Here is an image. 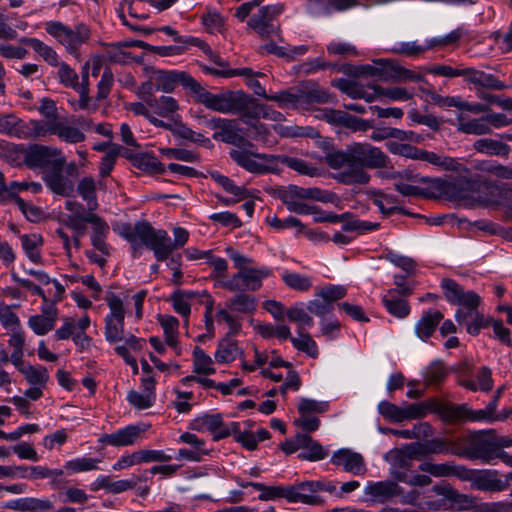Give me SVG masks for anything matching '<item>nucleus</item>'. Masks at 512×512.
<instances>
[{"label":"nucleus","instance_id":"nucleus-49","mask_svg":"<svg viewBox=\"0 0 512 512\" xmlns=\"http://www.w3.org/2000/svg\"><path fill=\"white\" fill-rule=\"evenodd\" d=\"M149 107L152 109L153 114L160 117H169L179 109L178 102L172 96H161L149 100Z\"/></svg>","mask_w":512,"mask_h":512},{"label":"nucleus","instance_id":"nucleus-1","mask_svg":"<svg viewBox=\"0 0 512 512\" xmlns=\"http://www.w3.org/2000/svg\"><path fill=\"white\" fill-rule=\"evenodd\" d=\"M388 156L378 147L369 143H352L345 150H337L327 153L326 164L333 170H338L334 175L339 183L345 185L367 184L370 175L364 170L386 167Z\"/></svg>","mask_w":512,"mask_h":512},{"label":"nucleus","instance_id":"nucleus-17","mask_svg":"<svg viewBox=\"0 0 512 512\" xmlns=\"http://www.w3.org/2000/svg\"><path fill=\"white\" fill-rule=\"evenodd\" d=\"M254 362L241 360V368L245 372H253L257 369L270 368L278 369L281 367L291 368V363L284 361L276 350H259L256 346L253 347Z\"/></svg>","mask_w":512,"mask_h":512},{"label":"nucleus","instance_id":"nucleus-42","mask_svg":"<svg viewBox=\"0 0 512 512\" xmlns=\"http://www.w3.org/2000/svg\"><path fill=\"white\" fill-rule=\"evenodd\" d=\"M51 134L56 135L61 141L75 144L85 140V134L77 127L64 122H52Z\"/></svg>","mask_w":512,"mask_h":512},{"label":"nucleus","instance_id":"nucleus-52","mask_svg":"<svg viewBox=\"0 0 512 512\" xmlns=\"http://www.w3.org/2000/svg\"><path fill=\"white\" fill-rule=\"evenodd\" d=\"M26 344L25 334L23 331H14L9 335L8 345L12 348L11 363L14 366L21 365L24 361V347Z\"/></svg>","mask_w":512,"mask_h":512},{"label":"nucleus","instance_id":"nucleus-18","mask_svg":"<svg viewBox=\"0 0 512 512\" xmlns=\"http://www.w3.org/2000/svg\"><path fill=\"white\" fill-rule=\"evenodd\" d=\"M442 415L450 422L474 421L492 423L497 421L486 408L473 410L466 404L444 407Z\"/></svg>","mask_w":512,"mask_h":512},{"label":"nucleus","instance_id":"nucleus-4","mask_svg":"<svg viewBox=\"0 0 512 512\" xmlns=\"http://www.w3.org/2000/svg\"><path fill=\"white\" fill-rule=\"evenodd\" d=\"M355 73L359 76L375 77L383 82H422L424 80L420 73L409 70L391 59H376L371 64L360 65Z\"/></svg>","mask_w":512,"mask_h":512},{"label":"nucleus","instance_id":"nucleus-58","mask_svg":"<svg viewBox=\"0 0 512 512\" xmlns=\"http://www.w3.org/2000/svg\"><path fill=\"white\" fill-rule=\"evenodd\" d=\"M286 315L290 321L297 323L298 331H304L314 324L312 317L306 312L302 304L289 308Z\"/></svg>","mask_w":512,"mask_h":512},{"label":"nucleus","instance_id":"nucleus-21","mask_svg":"<svg viewBox=\"0 0 512 512\" xmlns=\"http://www.w3.org/2000/svg\"><path fill=\"white\" fill-rule=\"evenodd\" d=\"M331 462L336 466H342L346 472L353 475H363L366 472L362 455L349 449L336 451L331 458Z\"/></svg>","mask_w":512,"mask_h":512},{"label":"nucleus","instance_id":"nucleus-8","mask_svg":"<svg viewBox=\"0 0 512 512\" xmlns=\"http://www.w3.org/2000/svg\"><path fill=\"white\" fill-rule=\"evenodd\" d=\"M231 159L240 167L253 174H267L278 171V155L255 153L247 149H232Z\"/></svg>","mask_w":512,"mask_h":512},{"label":"nucleus","instance_id":"nucleus-14","mask_svg":"<svg viewBox=\"0 0 512 512\" xmlns=\"http://www.w3.org/2000/svg\"><path fill=\"white\" fill-rule=\"evenodd\" d=\"M189 428L197 432H209L213 435V440L218 441L230 436L233 430H237L238 422L224 425L221 414H203L194 418L189 423Z\"/></svg>","mask_w":512,"mask_h":512},{"label":"nucleus","instance_id":"nucleus-9","mask_svg":"<svg viewBox=\"0 0 512 512\" xmlns=\"http://www.w3.org/2000/svg\"><path fill=\"white\" fill-rule=\"evenodd\" d=\"M66 158L65 156L53 165L50 169L43 171L42 180L46 187L59 196H69L74 191V182L65 174ZM67 170L73 172L76 170L75 163H69Z\"/></svg>","mask_w":512,"mask_h":512},{"label":"nucleus","instance_id":"nucleus-54","mask_svg":"<svg viewBox=\"0 0 512 512\" xmlns=\"http://www.w3.org/2000/svg\"><path fill=\"white\" fill-rule=\"evenodd\" d=\"M105 302L108 306L109 312L104 320H125V307L123 299L117 294L110 292L105 296Z\"/></svg>","mask_w":512,"mask_h":512},{"label":"nucleus","instance_id":"nucleus-33","mask_svg":"<svg viewBox=\"0 0 512 512\" xmlns=\"http://www.w3.org/2000/svg\"><path fill=\"white\" fill-rule=\"evenodd\" d=\"M20 42L22 44L29 45L48 65L52 67H56L61 62L56 50L37 38L22 37Z\"/></svg>","mask_w":512,"mask_h":512},{"label":"nucleus","instance_id":"nucleus-64","mask_svg":"<svg viewBox=\"0 0 512 512\" xmlns=\"http://www.w3.org/2000/svg\"><path fill=\"white\" fill-rule=\"evenodd\" d=\"M22 120L14 114L0 115V133L20 139Z\"/></svg>","mask_w":512,"mask_h":512},{"label":"nucleus","instance_id":"nucleus-59","mask_svg":"<svg viewBox=\"0 0 512 512\" xmlns=\"http://www.w3.org/2000/svg\"><path fill=\"white\" fill-rule=\"evenodd\" d=\"M329 409V403L327 401H318L310 398H300L297 410L300 415L306 414L315 416V414H321Z\"/></svg>","mask_w":512,"mask_h":512},{"label":"nucleus","instance_id":"nucleus-7","mask_svg":"<svg viewBox=\"0 0 512 512\" xmlns=\"http://www.w3.org/2000/svg\"><path fill=\"white\" fill-rule=\"evenodd\" d=\"M45 31L66 51L74 56L78 55L79 47L90 38V30L84 24H78L70 28L60 21H47L44 24Z\"/></svg>","mask_w":512,"mask_h":512},{"label":"nucleus","instance_id":"nucleus-35","mask_svg":"<svg viewBox=\"0 0 512 512\" xmlns=\"http://www.w3.org/2000/svg\"><path fill=\"white\" fill-rule=\"evenodd\" d=\"M242 353L238 343L225 337L219 341L214 352V360L219 364H228L233 362Z\"/></svg>","mask_w":512,"mask_h":512},{"label":"nucleus","instance_id":"nucleus-61","mask_svg":"<svg viewBox=\"0 0 512 512\" xmlns=\"http://www.w3.org/2000/svg\"><path fill=\"white\" fill-rule=\"evenodd\" d=\"M56 67H58V80L63 86L72 88L73 90L81 86L78 74L67 63L61 61Z\"/></svg>","mask_w":512,"mask_h":512},{"label":"nucleus","instance_id":"nucleus-60","mask_svg":"<svg viewBox=\"0 0 512 512\" xmlns=\"http://www.w3.org/2000/svg\"><path fill=\"white\" fill-rule=\"evenodd\" d=\"M282 280L289 288L300 292L308 291L312 287V281L308 276L295 272L285 271Z\"/></svg>","mask_w":512,"mask_h":512},{"label":"nucleus","instance_id":"nucleus-50","mask_svg":"<svg viewBox=\"0 0 512 512\" xmlns=\"http://www.w3.org/2000/svg\"><path fill=\"white\" fill-rule=\"evenodd\" d=\"M101 462L98 458L92 457H77L71 460H68L64 464V470L68 474H75L81 472H88L98 469V465Z\"/></svg>","mask_w":512,"mask_h":512},{"label":"nucleus","instance_id":"nucleus-27","mask_svg":"<svg viewBox=\"0 0 512 512\" xmlns=\"http://www.w3.org/2000/svg\"><path fill=\"white\" fill-rule=\"evenodd\" d=\"M443 314L434 309L424 311L415 324V333L423 341H427L434 333L439 323L443 320Z\"/></svg>","mask_w":512,"mask_h":512},{"label":"nucleus","instance_id":"nucleus-29","mask_svg":"<svg viewBox=\"0 0 512 512\" xmlns=\"http://www.w3.org/2000/svg\"><path fill=\"white\" fill-rule=\"evenodd\" d=\"M198 296L199 294L194 291L177 290L169 298L174 311L185 318V325L188 324V318L191 314V302Z\"/></svg>","mask_w":512,"mask_h":512},{"label":"nucleus","instance_id":"nucleus-26","mask_svg":"<svg viewBox=\"0 0 512 512\" xmlns=\"http://www.w3.org/2000/svg\"><path fill=\"white\" fill-rule=\"evenodd\" d=\"M416 160L427 162L444 170H452L459 173L468 172V169L456 159L432 151L418 149Z\"/></svg>","mask_w":512,"mask_h":512},{"label":"nucleus","instance_id":"nucleus-30","mask_svg":"<svg viewBox=\"0 0 512 512\" xmlns=\"http://www.w3.org/2000/svg\"><path fill=\"white\" fill-rule=\"evenodd\" d=\"M382 303L389 314L399 319L406 318L410 314L408 302L397 295V290L390 289L383 297Z\"/></svg>","mask_w":512,"mask_h":512},{"label":"nucleus","instance_id":"nucleus-55","mask_svg":"<svg viewBox=\"0 0 512 512\" xmlns=\"http://www.w3.org/2000/svg\"><path fill=\"white\" fill-rule=\"evenodd\" d=\"M276 133L281 137L286 138H297V137H310L313 138L317 135V132L311 127H301L297 125L285 126L282 124H276L273 126Z\"/></svg>","mask_w":512,"mask_h":512},{"label":"nucleus","instance_id":"nucleus-62","mask_svg":"<svg viewBox=\"0 0 512 512\" xmlns=\"http://www.w3.org/2000/svg\"><path fill=\"white\" fill-rule=\"evenodd\" d=\"M218 323H225L228 326L226 337H233L239 334L242 324L241 321L234 316L227 308L219 309L215 314Z\"/></svg>","mask_w":512,"mask_h":512},{"label":"nucleus","instance_id":"nucleus-45","mask_svg":"<svg viewBox=\"0 0 512 512\" xmlns=\"http://www.w3.org/2000/svg\"><path fill=\"white\" fill-rule=\"evenodd\" d=\"M9 507L28 512H50L54 509V504L49 499L24 498L15 501L14 504Z\"/></svg>","mask_w":512,"mask_h":512},{"label":"nucleus","instance_id":"nucleus-15","mask_svg":"<svg viewBox=\"0 0 512 512\" xmlns=\"http://www.w3.org/2000/svg\"><path fill=\"white\" fill-rule=\"evenodd\" d=\"M456 456L464 457L469 460H481L486 464H495V460L499 459L506 465L512 467V455L505 451H496L491 449L487 444L480 441H473L470 447L465 448L463 452L454 451Z\"/></svg>","mask_w":512,"mask_h":512},{"label":"nucleus","instance_id":"nucleus-41","mask_svg":"<svg viewBox=\"0 0 512 512\" xmlns=\"http://www.w3.org/2000/svg\"><path fill=\"white\" fill-rule=\"evenodd\" d=\"M30 385L46 386L49 379L48 370L41 365L33 366L25 361L21 365L14 366Z\"/></svg>","mask_w":512,"mask_h":512},{"label":"nucleus","instance_id":"nucleus-28","mask_svg":"<svg viewBox=\"0 0 512 512\" xmlns=\"http://www.w3.org/2000/svg\"><path fill=\"white\" fill-rule=\"evenodd\" d=\"M457 130L464 134L485 135L490 134L492 129L488 125L486 116L480 118H468L464 114L457 115Z\"/></svg>","mask_w":512,"mask_h":512},{"label":"nucleus","instance_id":"nucleus-13","mask_svg":"<svg viewBox=\"0 0 512 512\" xmlns=\"http://www.w3.org/2000/svg\"><path fill=\"white\" fill-rule=\"evenodd\" d=\"M63 157L64 154L58 148L32 144L24 151V164L33 170L40 169L43 173L44 170L50 169Z\"/></svg>","mask_w":512,"mask_h":512},{"label":"nucleus","instance_id":"nucleus-57","mask_svg":"<svg viewBox=\"0 0 512 512\" xmlns=\"http://www.w3.org/2000/svg\"><path fill=\"white\" fill-rule=\"evenodd\" d=\"M28 327L38 336H43L54 330L56 321L40 314L32 315L27 321Z\"/></svg>","mask_w":512,"mask_h":512},{"label":"nucleus","instance_id":"nucleus-23","mask_svg":"<svg viewBox=\"0 0 512 512\" xmlns=\"http://www.w3.org/2000/svg\"><path fill=\"white\" fill-rule=\"evenodd\" d=\"M402 488L393 481L368 482L364 488V493L370 497L373 502L384 503L389 499L400 495Z\"/></svg>","mask_w":512,"mask_h":512},{"label":"nucleus","instance_id":"nucleus-2","mask_svg":"<svg viewBox=\"0 0 512 512\" xmlns=\"http://www.w3.org/2000/svg\"><path fill=\"white\" fill-rule=\"evenodd\" d=\"M174 240L172 241L167 231L154 229L147 222H137L133 229L126 234V239L134 251L146 246L153 251L157 261H165L175 249L182 248L189 239V232L182 227L173 229Z\"/></svg>","mask_w":512,"mask_h":512},{"label":"nucleus","instance_id":"nucleus-12","mask_svg":"<svg viewBox=\"0 0 512 512\" xmlns=\"http://www.w3.org/2000/svg\"><path fill=\"white\" fill-rule=\"evenodd\" d=\"M104 337L115 347L131 348L139 352L145 345V340L125 330L124 320H104Z\"/></svg>","mask_w":512,"mask_h":512},{"label":"nucleus","instance_id":"nucleus-3","mask_svg":"<svg viewBox=\"0 0 512 512\" xmlns=\"http://www.w3.org/2000/svg\"><path fill=\"white\" fill-rule=\"evenodd\" d=\"M196 102L203 104L207 109L231 115L248 113L253 104V98L242 90H225L220 93H211L198 82L193 93Z\"/></svg>","mask_w":512,"mask_h":512},{"label":"nucleus","instance_id":"nucleus-22","mask_svg":"<svg viewBox=\"0 0 512 512\" xmlns=\"http://www.w3.org/2000/svg\"><path fill=\"white\" fill-rule=\"evenodd\" d=\"M145 431L137 425H128L113 433L105 434L100 442L114 447L130 446L136 443L140 435Z\"/></svg>","mask_w":512,"mask_h":512},{"label":"nucleus","instance_id":"nucleus-40","mask_svg":"<svg viewBox=\"0 0 512 512\" xmlns=\"http://www.w3.org/2000/svg\"><path fill=\"white\" fill-rule=\"evenodd\" d=\"M267 100L276 102L278 107L281 109H302L300 90H282L277 93L269 94Z\"/></svg>","mask_w":512,"mask_h":512},{"label":"nucleus","instance_id":"nucleus-47","mask_svg":"<svg viewBox=\"0 0 512 512\" xmlns=\"http://www.w3.org/2000/svg\"><path fill=\"white\" fill-rule=\"evenodd\" d=\"M302 98V109H309L314 104H324L334 101V97L325 89L313 87L307 90H300Z\"/></svg>","mask_w":512,"mask_h":512},{"label":"nucleus","instance_id":"nucleus-38","mask_svg":"<svg viewBox=\"0 0 512 512\" xmlns=\"http://www.w3.org/2000/svg\"><path fill=\"white\" fill-rule=\"evenodd\" d=\"M215 360L201 347L196 346L192 352L193 373L197 375H213L216 373Z\"/></svg>","mask_w":512,"mask_h":512},{"label":"nucleus","instance_id":"nucleus-37","mask_svg":"<svg viewBox=\"0 0 512 512\" xmlns=\"http://www.w3.org/2000/svg\"><path fill=\"white\" fill-rule=\"evenodd\" d=\"M206 263L212 268L210 278L214 281V285L224 289V285L229 283V278L227 277L228 261L225 258L215 256L210 251Z\"/></svg>","mask_w":512,"mask_h":512},{"label":"nucleus","instance_id":"nucleus-19","mask_svg":"<svg viewBox=\"0 0 512 512\" xmlns=\"http://www.w3.org/2000/svg\"><path fill=\"white\" fill-rule=\"evenodd\" d=\"M418 469L436 478L456 477L461 481L463 479H469L468 468L456 464L454 461H446L443 463L424 461L419 465Z\"/></svg>","mask_w":512,"mask_h":512},{"label":"nucleus","instance_id":"nucleus-11","mask_svg":"<svg viewBox=\"0 0 512 512\" xmlns=\"http://www.w3.org/2000/svg\"><path fill=\"white\" fill-rule=\"evenodd\" d=\"M284 11V5L276 3L272 5L262 6L258 13L252 15L248 21L251 27L262 38H270L276 36L280 38V26L273 23L279 15Z\"/></svg>","mask_w":512,"mask_h":512},{"label":"nucleus","instance_id":"nucleus-34","mask_svg":"<svg viewBox=\"0 0 512 512\" xmlns=\"http://www.w3.org/2000/svg\"><path fill=\"white\" fill-rule=\"evenodd\" d=\"M465 79L467 82L493 90H503L506 85L499 81L494 75L485 73L474 68H465Z\"/></svg>","mask_w":512,"mask_h":512},{"label":"nucleus","instance_id":"nucleus-20","mask_svg":"<svg viewBox=\"0 0 512 512\" xmlns=\"http://www.w3.org/2000/svg\"><path fill=\"white\" fill-rule=\"evenodd\" d=\"M288 503H303L306 505H323L324 500L316 494L314 481H304L287 485Z\"/></svg>","mask_w":512,"mask_h":512},{"label":"nucleus","instance_id":"nucleus-53","mask_svg":"<svg viewBox=\"0 0 512 512\" xmlns=\"http://www.w3.org/2000/svg\"><path fill=\"white\" fill-rule=\"evenodd\" d=\"M370 88L381 97L391 101H407L413 98V93L403 87H383L380 85H371Z\"/></svg>","mask_w":512,"mask_h":512},{"label":"nucleus","instance_id":"nucleus-56","mask_svg":"<svg viewBox=\"0 0 512 512\" xmlns=\"http://www.w3.org/2000/svg\"><path fill=\"white\" fill-rule=\"evenodd\" d=\"M77 191L83 200L88 202L90 210L96 209V183L92 177L82 178L78 183Z\"/></svg>","mask_w":512,"mask_h":512},{"label":"nucleus","instance_id":"nucleus-25","mask_svg":"<svg viewBox=\"0 0 512 512\" xmlns=\"http://www.w3.org/2000/svg\"><path fill=\"white\" fill-rule=\"evenodd\" d=\"M157 321L163 330L164 340L177 356L182 354V348L179 341V320L167 314H159Z\"/></svg>","mask_w":512,"mask_h":512},{"label":"nucleus","instance_id":"nucleus-63","mask_svg":"<svg viewBox=\"0 0 512 512\" xmlns=\"http://www.w3.org/2000/svg\"><path fill=\"white\" fill-rule=\"evenodd\" d=\"M79 93V99H69L68 102L71 106V108L74 111H81L85 110L88 112H93L96 110L97 106L95 104H92V100L89 96V88H87V85H81L78 87V89H74Z\"/></svg>","mask_w":512,"mask_h":512},{"label":"nucleus","instance_id":"nucleus-46","mask_svg":"<svg viewBox=\"0 0 512 512\" xmlns=\"http://www.w3.org/2000/svg\"><path fill=\"white\" fill-rule=\"evenodd\" d=\"M51 134V123H45L40 120H22L20 139H36Z\"/></svg>","mask_w":512,"mask_h":512},{"label":"nucleus","instance_id":"nucleus-36","mask_svg":"<svg viewBox=\"0 0 512 512\" xmlns=\"http://www.w3.org/2000/svg\"><path fill=\"white\" fill-rule=\"evenodd\" d=\"M299 447L303 450L300 457L309 461H319L327 457V451L311 437L307 435H298L296 439Z\"/></svg>","mask_w":512,"mask_h":512},{"label":"nucleus","instance_id":"nucleus-16","mask_svg":"<svg viewBox=\"0 0 512 512\" xmlns=\"http://www.w3.org/2000/svg\"><path fill=\"white\" fill-rule=\"evenodd\" d=\"M155 82V88L165 93L172 92L178 84H182L188 88L192 94L194 93L197 81L185 72L158 70L152 76Z\"/></svg>","mask_w":512,"mask_h":512},{"label":"nucleus","instance_id":"nucleus-32","mask_svg":"<svg viewBox=\"0 0 512 512\" xmlns=\"http://www.w3.org/2000/svg\"><path fill=\"white\" fill-rule=\"evenodd\" d=\"M6 192L5 194V203L15 201L20 208V210L29 217L28 213H31V215L37 217L39 214V211L37 208L32 206H27L23 199H21L18 194L22 191H27V181H12L9 183L8 188H5L3 190Z\"/></svg>","mask_w":512,"mask_h":512},{"label":"nucleus","instance_id":"nucleus-48","mask_svg":"<svg viewBox=\"0 0 512 512\" xmlns=\"http://www.w3.org/2000/svg\"><path fill=\"white\" fill-rule=\"evenodd\" d=\"M239 292L240 293L226 301V308L243 314L253 312L256 309L255 298L249 294L243 293L244 291Z\"/></svg>","mask_w":512,"mask_h":512},{"label":"nucleus","instance_id":"nucleus-10","mask_svg":"<svg viewBox=\"0 0 512 512\" xmlns=\"http://www.w3.org/2000/svg\"><path fill=\"white\" fill-rule=\"evenodd\" d=\"M272 270L266 266L250 267L243 271H237L229 278V283L224 285V289L235 291H257L262 287L264 279L270 277Z\"/></svg>","mask_w":512,"mask_h":512},{"label":"nucleus","instance_id":"nucleus-5","mask_svg":"<svg viewBox=\"0 0 512 512\" xmlns=\"http://www.w3.org/2000/svg\"><path fill=\"white\" fill-rule=\"evenodd\" d=\"M441 287L444 291L446 300L459 306L455 313V319L458 323H466L469 315L478 311L482 299L472 290H464L457 282L452 279H443Z\"/></svg>","mask_w":512,"mask_h":512},{"label":"nucleus","instance_id":"nucleus-44","mask_svg":"<svg viewBox=\"0 0 512 512\" xmlns=\"http://www.w3.org/2000/svg\"><path fill=\"white\" fill-rule=\"evenodd\" d=\"M479 153L508 157L511 148L506 143L491 138L478 139L473 144Z\"/></svg>","mask_w":512,"mask_h":512},{"label":"nucleus","instance_id":"nucleus-39","mask_svg":"<svg viewBox=\"0 0 512 512\" xmlns=\"http://www.w3.org/2000/svg\"><path fill=\"white\" fill-rule=\"evenodd\" d=\"M242 487H252L259 491L258 499L261 501H275L284 498L288 502L287 486L284 485L267 486L259 482H249L242 484Z\"/></svg>","mask_w":512,"mask_h":512},{"label":"nucleus","instance_id":"nucleus-31","mask_svg":"<svg viewBox=\"0 0 512 512\" xmlns=\"http://www.w3.org/2000/svg\"><path fill=\"white\" fill-rule=\"evenodd\" d=\"M161 128L171 131L172 134L175 136H178L193 143L200 144L203 147H212V142L210 141L209 138L205 137L202 133L193 131L191 128H189L187 125L183 123H176L173 125L164 122V126H161Z\"/></svg>","mask_w":512,"mask_h":512},{"label":"nucleus","instance_id":"nucleus-24","mask_svg":"<svg viewBox=\"0 0 512 512\" xmlns=\"http://www.w3.org/2000/svg\"><path fill=\"white\" fill-rule=\"evenodd\" d=\"M468 472L469 479H463L462 481L471 482V485L474 489L490 492H500L505 490L508 486L505 481L496 478L495 475L490 471L480 473L476 470L468 468Z\"/></svg>","mask_w":512,"mask_h":512},{"label":"nucleus","instance_id":"nucleus-6","mask_svg":"<svg viewBox=\"0 0 512 512\" xmlns=\"http://www.w3.org/2000/svg\"><path fill=\"white\" fill-rule=\"evenodd\" d=\"M429 493L425 501L428 510L467 509L474 504L473 497L460 493L447 483L433 486Z\"/></svg>","mask_w":512,"mask_h":512},{"label":"nucleus","instance_id":"nucleus-43","mask_svg":"<svg viewBox=\"0 0 512 512\" xmlns=\"http://www.w3.org/2000/svg\"><path fill=\"white\" fill-rule=\"evenodd\" d=\"M256 112L253 110L252 105L248 113L244 112L241 116V120L249 126V133L254 140L267 143L269 131L264 124L259 122V117L255 115Z\"/></svg>","mask_w":512,"mask_h":512},{"label":"nucleus","instance_id":"nucleus-51","mask_svg":"<svg viewBox=\"0 0 512 512\" xmlns=\"http://www.w3.org/2000/svg\"><path fill=\"white\" fill-rule=\"evenodd\" d=\"M343 232H356L357 234H365L375 231L380 227L377 222L361 220L348 213V217L341 222Z\"/></svg>","mask_w":512,"mask_h":512}]
</instances>
